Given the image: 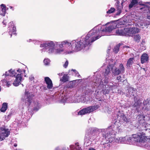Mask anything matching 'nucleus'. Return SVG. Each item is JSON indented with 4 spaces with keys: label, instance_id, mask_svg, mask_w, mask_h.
<instances>
[{
    "label": "nucleus",
    "instance_id": "nucleus-56",
    "mask_svg": "<svg viewBox=\"0 0 150 150\" xmlns=\"http://www.w3.org/2000/svg\"><path fill=\"white\" fill-rule=\"evenodd\" d=\"M129 142V141H127V142H129V143L130 144V142Z\"/></svg>",
    "mask_w": 150,
    "mask_h": 150
},
{
    "label": "nucleus",
    "instance_id": "nucleus-60",
    "mask_svg": "<svg viewBox=\"0 0 150 150\" xmlns=\"http://www.w3.org/2000/svg\"><path fill=\"white\" fill-rule=\"evenodd\" d=\"M96 96H97V95H96Z\"/></svg>",
    "mask_w": 150,
    "mask_h": 150
},
{
    "label": "nucleus",
    "instance_id": "nucleus-39",
    "mask_svg": "<svg viewBox=\"0 0 150 150\" xmlns=\"http://www.w3.org/2000/svg\"><path fill=\"white\" fill-rule=\"evenodd\" d=\"M147 13V18L148 19H150V9L149 10V12Z\"/></svg>",
    "mask_w": 150,
    "mask_h": 150
},
{
    "label": "nucleus",
    "instance_id": "nucleus-31",
    "mask_svg": "<svg viewBox=\"0 0 150 150\" xmlns=\"http://www.w3.org/2000/svg\"><path fill=\"white\" fill-rule=\"evenodd\" d=\"M120 45H117L113 49V51L115 53H117L119 51V47Z\"/></svg>",
    "mask_w": 150,
    "mask_h": 150
},
{
    "label": "nucleus",
    "instance_id": "nucleus-50",
    "mask_svg": "<svg viewBox=\"0 0 150 150\" xmlns=\"http://www.w3.org/2000/svg\"><path fill=\"white\" fill-rule=\"evenodd\" d=\"M62 73H59V74H58L59 76H62Z\"/></svg>",
    "mask_w": 150,
    "mask_h": 150
},
{
    "label": "nucleus",
    "instance_id": "nucleus-24",
    "mask_svg": "<svg viewBox=\"0 0 150 150\" xmlns=\"http://www.w3.org/2000/svg\"><path fill=\"white\" fill-rule=\"evenodd\" d=\"M120 74L123 73L125 71V68L123 65L122 64H120L118 68Z\"/></svg>",
    "mask_w": 150,
    "mask_h": 150
},
{
    "label": "nucleus",
    "instance_id": "nucleus-41",
    "mask_svg": "<svg viewBox=\"0 0 150 150\" xmlns=\"http://www.w3.org/2000/svg\"><path fill=\"white\" fill-rule=\"evenodd\" d=\"M55 150H67V149H66L65 148H63L62 149H60L59 147H57Z\"/></svg>",
    "mask_w": 150,
    "mask_h": 150
},
{
    "label": "nucleus",
    "instance_id": "nucleus-43",
    "mask_svg": "<svg viewBox=\"0 0 150 150\" xmlns=\"http://www.w3.org/2000/svg\"><path fill=\"white\" fill-rule=\"evenodd\" d=\"M29 79L30 80L32 81L34 79V77L32 76H31L29 77Z\"/></svg>",
    "mask_w": 150,
    "mask_h": 150
},
{
    "label": "nucleus",
    "instance_id": "nucleus-20",
    "mask_svg": "<svg viewBox=\"0 0 150 150\" xmlns=\"http://www.w3.org/2000/svg\"><path fill=\"white\" fill-rule=\"evenodd\" d=\"M134 61V58H130L127 60L126 66L127 67H130L133 64Z\"/></svg>",
    "mask_w": 150,
    "mask_h": 150
},
{
    "label": "nucleus",
    "instance_id": "nucleus-15",
    "mask_svg": "<svg viewBox=\"0 0 150 150\" xmlns=\"http://www.w3.org/2000/svg\"><path fill=\"white\" fill-rule=\"evenodd\" d=\"M125 28L120 27L116 31V35H120L125 36Z\"/></svg>",
    "mask_w": 150,
    "mask_h": 150
},
{
    "label": "nucleus",
    "instance_id": "nucleus-51",
    "mask_svg": "<svg viewBox=\"0 0 150 150\" xmlns=\"http://www.w3.org/2000/svg\"><path fill=\"white\" fill-rule=\"evenodd\" d=\"M17 144H14V146H15V147H16L17 146Z\"/></svg>",
    "mask_w": 150,
    "mask_h": 150
},
{
    "label": "nucleus",
    "instance_id": "nucleus-10",
    "mask_svg": "<svg viewBox=\"0 0 150 150\" xmlns=\"http://www.w3.org/2000/svg\"><path fill=\"white\" fill-rule=\"evenodd\" d=\"M8 31L11 35V37L12 34H16V28L13 22H11L8 23Z\"/></svg>",
    "mask_w": 150,
    "mask_h": 150
},
{
    "label": "nucleus",
    "instance_id": "nucleus-19",
    "mask_svg": "<svg viewBox=\"0 0 150 150\" xmlns=\"http://www.w3.org/2000/svg\"><path fill=\"white\" fill-rule=\"evenodd\" d=\"M143 105L144 106H142L141 108L148 110L150 109V104L148 100L143 101Z\"/></svg>",
    "mask_w": 150,
    "mask_h": 150
},
{
    "label": "nucleus",
    "instance_id": "nucleus-17",
    "mask_svg": "<svg viewBox=\"0 0 150 150\" xmlns=\"http://www.w3.org/2000/svg\"><path fill=\"white\" fill-rule=\"evenodd\" d=\"M142 101L140 99H139L137 100V102L135 101V103L134 104L133 106L134 108H135V109L137 111L139 110V108H141V107L142 106L141 105L142 104Z\"/></svg>",
    "mask_w": 150,
    "mask_h": 150
},
{
    "label": "nucleus",
    "instance_id": "nucleus-34",
    "mask_svg": "<svg viewBox=\"0 0 150 150\" xmlns=\"http://www.w3.org/2000/svg\"><path fill=\"white\" fill-rule=\"evenodd\" d=\"M68 98H67L66 97H64L62 99V101L63 103L65 102H69L68 100Z\"/></svg>",
    "mask_w": 150,
    "mask_h": 150
},
{
    "label": "nucleus",
    "instance_id": "nucleus-11",
    "mask_svg": "<svg viewBox=\"0 0 150 150\" xmlns=\"http://www.w3.org/2000/svg\"><path fill=\"white\" fill-rule=\"evenodd\" d=\"M97 134H96V132H93L91 134H90L89 136V135L88 134L86 133L85 135V137L86 139V140H89L90 139L91 140H100V137L97 136Z\"/></svg>",
    "mask_w": 150,
    "mask_h": 150
},
{
    "label": "nucleus",
    "instance_id": "nucleus-59",
    "mask_svg": "<svg viewBox=\"0 0 150 150\" xmlns=\"http://www.w3.org/2000/svg\"><path fill=\"white\" fill-rule=\"evenodd\" d=\"M148 120V119H146V121H147Z\"/></svg>",
    "mask_w": 150,
    "mask_h": 150
},
{
    "label": "nucleus",
    "instance_id": "nucleus-53",
    "mask_svg": "<svg viewBox=\"0 0 150 150\" xmlns=\"http://www.w3.org/2000/svg\"><path fill=\"white\" fill-rule=\"evenodd\" d=\"M146 3L149 4L150 5V2H146Z\"/></svg>",
    "mask_w": 150,
    "mask_h": 150
},
{
    "label": "nucleus",
    "instance_id": "nucleus-32",
    "mask_svg": "<svg viewBox=\"0 0 150 150\" xmlns=\"http://www.w3.org/2000/svg\"><path fill=\"white\" fill-rule=\"evenodd\" d=\"M117 12L116 13V15H119L121 12V7L120 6H118L117 8Z\"/></svg>",
    "mask_w": 150,
    "mask_h": 150
},
{
    "label": "nucleus",
    "instance_id": "nucleus-55",
    "mask_svg": "<svg viewBox=\"0 0 150 150\" xmlns=\"http://www.w3.org/2000/svg\"><path fill=\"white\" fill-rule=\"evenodd\" d=\"M11 115H8V117H10Z\"/></svg>",
    "mask_w": 150,
    "mask_h": 150
},
{
    "label": "nucleus",
    "instance_id": "nucleus-27",
    "mask_svg": "<svg viewBox=\"0 0 150 150\" xmlns=\"http://www.w3.org/2000/svg\"><path fill=\"white\" fill-rule=\"evenodd\" d=\"M140 38V36L139 34L135 35L134 37V40L137 42L139 41Z\"/></svg>",
    "mask_w": 150,
    "mask_h": 150
},
{
    "label": "nucleus",
    "instance_id": "nucleus-22",
    "mask_svg": "<svg viewBox=\"0 0 150 150\" xmlns=\"http://www.w3.org/2000/svg\"><path fill=\"white\" fill-rule=\"evenodd\" d=\"M146 142V141H130V144H132L133 145L141 147L142 142Z\"/></svg>",
    "mask_w": 150,
    "mask_h": 150
},
{
    "label": "nucleus",
    "instance_id": "nucleus-1",
    "mask_svg": "<svg viewBox=\"0 0 150 150\" xmlns=\"http://www.w3.org/2000/svg\"><path fill=\"white\" fill-rule=\"evenodd\" d=\"M105 27L103 25L101 27L98 25L91 30L87 35L81 40L70 41L64 40L61 42L51 41V54L67 55L80 51L86 46L91 45L94 41L104 35V33L110 32L116 28L119 27L118 24L115 23H108Z\"/></svg>",
    "mask_w": 150,
    "mask_h": 150
},
{
    "label": "nucleus",
    "instance_id": "nucleus-58",
    "mask_svg": "<svg viewBox=\"0 0 150 150\" xmlns=\"http://www.w3.org/2000/svg\"><path fill=\"white\" fill-rule=\"evenodd\" d=\"M109 142H110V143H111L112 142V141H111V142H110V141H109Z\"/></svg>",
    "mask_w": 150,
    "mask_h": 150
},
{
    "label": "nucleus",
    "instance_id": "nucleus-35",
    "mask_svg": "<svg viewBox=\"0 0 150 150\" xmlns=\"http://www.w3.org/2000/svg\"><path fill=\"white\" fill-rule=\"evenodd\" d=\"M29 42H30L31 41H33L34 43L35 44H38L39 43V42L37 41H36V40H32L31 39H29Z\"/></svg>",
    "mask_w": 150,
    "mask_h": 150
},
{
    "label": "nucleus",
    "instance_id": "nucleus-21",
    "mask_svg": "<svg viewBox=\"0 0 150 150\" xmlns=\"http://www.w3.org/2000/svg\"><path fill=\"white\" fill-rule=\"evenodd\" d=\"M7 104L6 103H3L2 105V107L0 109L1 112H5L7 109Z\"/></svg>",
    "mask_w": 150,
    "mask_h": 150
},
{
    "label": "nucleus",
    "instance_id": "nucleus-23",
    "mask_svg": "<svg viewBox=\"0 0 150 150\" xmlns=\"http://www.w3.org/2000/svg\"><path fill=\"white\" fill-rule=\"evenodd\" d=\"M69 76L67 74H64L62 78H60V80L64 82H65L68 81Z\"/></svg>",
    "mask_w": 150,
    "mask_h": 150
},
{
    "label": "nucleus",
    "instance_id": "nucleus-61",
    "mask_svg": "<svg viewBox=\"0 0 150 150\" xmlns=\"http://www.w3.org/2000/svg\"><path fill=\"white\" fill-rule=\"evenodd\" d=\"M149 119H150V118H149Z\"/></svg>",
    "mask_w": 150,
    "mask_h": 150
},
{
    "label": "nucleus",
    "instance_id": "nucleus-45",
    "mask_svg": "<svg viewBox=\"0 0 150 150\" xmlns=\"http://www.w3.org/2000/svg\"><path fill=\"white\" fill-rule=\"evenodd\" d=\"M109 92V91L108 90H107L105 92H103V93L105 94H108V93Z\"/></svg>",
    "mask_w": 150,
    "mask_h": 150
},
{
    "label": "nucleus",
    "instance_id": "nucleus-2",
    "mask_svg": "<svg viewBox=\"0 0 150 150\" xmlns=\"http://www.w3.org/2000/svg\"><path fill=\"white\" fill-rule=\"evenodd\" d=\"M23 75L24 77H26L25 71L24 69H19L16 71L15 70L11 69L8 71H6L5 73L3 74L2 76L5 78L9 76L12 77H15V79L13 84L14 86H17L21 84V82L23 80L22 78Z\"/></svg>",
    "mask_w": 150,
    "mask_h": 150
},
{
    "label": "nucleus",
    "instance_id": "nucleus-54",
    "mask_svg": "<svg viewBox=\"0 0 150 150\" xmlns=\"http://www.w3.org/2000/svg\"><path fill=\"white\" fill-rule=\"evenodd\" d=\"M1 86H0V91H1Z\"/></svg>",
    "mask_w": 150,
    "mask_h": 150
},
{
    "label": "nucleus",
    "instance_id": "nucleus-28",
    "mask_svg": "<svg viewBox=\"0 0 150 150\" xmlns=\"http://www.w3.org/2000/svg\"><path fill=\"white\" fill-rule=\"evenodd\" d=\"M148 142L149 141H146V142H142L141 147H147L149 146V143H148Z\"/></svg>",
    "mask_w": 150,
    "mask_h": 150
},
{
    "label": "nucleus",
    "instance_id": "nucleus-4",
    "mask_svg": "<svg viewBox=\"0 0 150 150\" xmlns=\"http://www.w3.org/2000/svg\"><path fill=\"white\" fill-rule=\"evenodd\" d=\"M102 133L100 134L103 135L101 138L102 140H106V141L115 140V138H114L113 135L117 133V130L115 131L114 129H112V127L111 126L106 129H103L101 130Z\"/></svg>",
    "mask_w": 150,
    "mask_h": 150
},
{
    "label": "nucleus",
    "instance_id": "nucleus-16",
    "mask_svg": "<svg viewBox=\"0 0 150 150\" xmlns=\"http://www.w3.org/2000/svg\"><path fill=\"white\" fill-rule=\"evenodd\" d=\"M149 59V57L148 54L145 53H144L141 56V63L142 64L147 62Z\"/></svg>",
    "mask_w": 150,
    "mask_h": 150
},
{
    "label": "nucleus",
    "instance_id": "nucleus-33",
    "mask_svg": "<svg viewBox=\"0 0 150 150\" xmlns=\"http://www.w3.org/2000/svg\"><path fill=\"white\" fill-rule=\"evenodd\" d=\"M115 10V8H111L108 11H107V13H113Z\"/></svg>",
    "mask_w": 150,
    "mask_h": 150
},
{
    "label": "nucleus",
    "instance_id": "nucleus-57",
    "mask_svg": "<svg viewBox=\"0 0 150 150\" xmlns=\"http://www.w3.org/2000/svg\"><path fill=\"white\" fill-rule=\"evenodd\" d=\"M22 86H23V84H22Z\"/></svg>",
    "mask_w": 150,
    "mask_h": 150
},
{
    "label": "nucleus",
    "instance_id": "nucleus-52",
    "mask_svg": "<svg viewBox=\"0 0 150 150\" xmlns=\"http://www.w3.org/2000/svg\"><path fill=\"white\" fill-rule=\"evenodd\" d=\"M37 105H38V106H40V104H39L38 103H37Z\"/></svg>",
    "mask_w": 150,
    "mask_h": 150
},
{
    "label": "nucleus",
    "instance_id": "nucleus-12",
    "mask_svg": "<svg viewBox=\"0 0 150 150\" xmlns=\"http://www.w3.org/2000/svg\"><path fill=\"white\" fill-rule=\"evenodd\" d=\"M7 76H6L5 78V77H3L2 76V78L3 79H2L1 82L2 83V85L3 86H6L9 87L11 85V82L10 81H7L6 78Z\"/></svg>",
    "mask_w": 150,
    "mask_h": 150
},
{
    "label": "nucleus",
    "instance_id": "nucleus-9",
    "mask_svg": "<svg viewBox=\"0 0 150 150\" xmlns=\"http://www.w3.org/2000/svg\"><path fill=\"white\" fill-rule=\"evenodd\" d=\"M33 96L32 94H30L28 91H25L24 94L22 97V99L29 105L31 102L32 97Z\"/></svg>",
    "mask_w": 150,
    "mask_h": 150
},
{
    "label": "nucleus",
    "instance_id": "nucleus-8",
    "mask_svg": "<svg viewBox=\"0 0 150 150\" xmlns=\"http://www.w3.org/2000/svg\"><path fill=\"white\" fill-rule=\"evenodd\" d=\"M0 140L2 141L10 134V130L9 129L4 127L0 128Z\"/></svg>",
    "mask_w": 150,
    "mask_h": 150
},
{
    "label": "nucleus",
    "instance_id": "nucleus-48",
    "mask_svg": "<svg viewBox=\"0 0 150 150\" xmlns=\"http://www.w3.org/2000/svg\"><path fill=\"white\" fill-rule=\"evenodd\" d=\"M125 2V1L124 0H122V2L121 3V5H122V4Z\"/></svg>",
    "mask_w": 150,
    "mask_h": 150
},
{
    "label": "nucleus",
    "instance_id": "nucleus-5",
    "mask_svg": "<svg viewBox=\"0 0 150 150\" xmlns=\"http://www.w3.org/2000/svg\"><path fill=\"white\" fill-rule=\"evenodd\" d=\"M140 135L137 134H133L131 137L126 136L125 137H121L119 138L120 141H146L148 139L147 137L144 132L140 134Z\"/></svg>",
    "mask_w": 150,
    "mask_h": 150
},
{
    "label": "nucleus",
    "instance_id": "nucleus-38",
    "mask_svg": "<svg viewBox=\"0 0 150 150\" xmlns=\"http://www.w3.org/2000/svg\"><path fill=\"white\" fill-rule=\"evenodd\" d=\"M121 118H122V120L123 121H126L127 119L125 115H124L123 116L122 115V117H121Z\"/></svg>",
    "mask_w": 150,
    "mask_h": 150
},
{
    "label": "nucleus",
    "instance_id": "nucleus-25",
    "mask_svg": "<svg viewBox=\"0 0 150 150\" xmlns=\"http://www.w3.org/2000/svg\"><path fill=\"white\" fill-rule=\"evenodd\" d=\"M78 142L76 143L74 148L73 149H71L70 150H82Z\"/></svg>",
    "mask_w": 150,
    "mask_h": 150
},
{
    "label": "nucleus",
    "instance_id": "nucleus-29",
    "mask_svg": "<svg viewBox=\"0 0 150 150\" xmlns=\"http://www.w3.org/2000/svg\"><path fill=\"white\" fill-rule=\"evenodd\" d=\"M71 71L73 72L72 74L73 75L77 76L79 77L80 76L79 73L75 70L72 69L71 70Z\"/></svg>",
    "mask_w": 150,
    "mask_h": 150
},
{
    "label": "nucleus",
    "instance_id": "nucleus-14",
    "mask_svg": "<svg viewBox=\"0 0 150 150\" xmlns=\"http://www.w3.org/2000/svg\"><path fill=\"white\" fill-rule=\"evenodd\" d=\"M1 8L0 9V18L1 16H4L6 13V6L4 4H2L1 6Z\"/></svg>",
    "mask_w": 150,
    "mask_h": 150
},
{
    "label": "nucleus",
    "instance_id": "nucleus-30",
    "mask_svg": "<svg viewBox=\"0 0 150 150\" xmlns=\"http://www.w3.org/2000/svg\"><path fill=\"white\" fill-rule=\"evenodd\" d=\"M50 62V60L48 59H45L43 61V62L45 65H49Z\"/></svg>",
    "mask_w": 150,
    "mask_h": 150
},
{
    "label": "nucleus",
    "instance_id": "nucleus-26",
    "mask_svg": "<svg viewBox=\"0 0 150 150\" xmlns=\"http://www.w3.org/2000/svg\"><path fill=\"white\" fill-rule=\"evenodd\" d=\"M145 116L144 115H138V118L139 121L140 122L142 120H145Z\"/></svg>",
    "mask_w": 150,
    "mask_h": 150
},
{
    "label": "nucleus",
    "instance_id": "nucleus-6",
    "mask_svg": "<svg viewBox=\"0 0 150 150\" xmlns=\"http://www.w3.org/2000/svg\"><path fill=\"white\" fill-rule=\"evenodd\" d=\"M98 108V107L97 105L90 106L81 110L78 112V114L79 115H82L90 113L97 109Z\"/></svg>",
    "mask_w": 150,
    "mask_h": 150
},
{
    "label": "nucleus",
    "instance_id": "nucleus-36",
    "mask_svg": "<svg viewBox=\"0 0 150 150\" xmlns=\"http://www.w3.org/2000/svg\"><path fill=\"white\" fill-rule=\"evenodd\" d=\"M68 61L67 60H66L64 64L63 65L64 67L65 68H66L68 65Z\"/></svg>",
    "mask_w": 150,
    "mask_h": 150
},
{
    "label": "nucleus",
    "instance_id": "nucleus-18",
    "mask_svg": "<svg viewBox=\"0 0 150 150\" xmlns=\"http://www.w3.org/2000/svg\"><path fill=\"white\" fill-rule=\"evenodd\" d=\"M135 92V91L134 90L133 88L129 87L128 88L127 94L128 96H129L130 97H132V96H134Z\"/></svg>",
    "mask_w": 150,
    "mask_h": 150
},
{
    "label": "nucleus",
    "instance_id": "nucleus-37",
    "mask_svg": "<svg viewBox=\"0 0 150 150\" xmlns=\"http://www.w3.org/2000/svg\"><path fill=\"white\" fill-rule=\"evenodd\" d=\"M7 18V17L6 16L5 17V19ZM2 23L4 25V26H5L6 25V23H7L6 21V19L5 20H4L2 22Z\"/></svg>",
    "mask_w": 150,
    "mask_h": 150
},
{
    "label": "nucleus",
    "instance_id": "nucleus-3",
    "mask_svg": "<svg viewBox=\"0 0 150 150\" xmlns=\"http://www.w3.org/2000/svg\"><path fill=\"white\" fill-rule=\"evenodd\" d=\"M111 67L112 73L115 76L120 74L119 69L115 65H108L104 74L105 76V79L102 81L100 79H96V82L95 83V85L98 87V89H101L105 88V86H106L105 85L108 82L109 80L108 77L106 76L110 73Z\"/></svg>",
    "mask_w": 150,
    "mask_h": 150
},
{
    "label": "nucleus",
    "instance_id": "nucleus-44",
    "mask_svg": "<svg viewBox=\"0 0 150 150\" xmlns=\"http://www.w3.org/2000/svg\"><path fill=\"white\" fill-rule=\"evenodd\" d=\"M121 76H118L117 77V80L119 81H121Z\"/></svg>",
    "mask_w": 150,
    "mask_h": 150
},
{
    "label": "nucleus",
    "instance_id": "nucleus-42",
    "mask_svg": "<svg viewBox=\"0 0 150 150\" xmlns=\"http://www.w3.org/2000/svg\"><path fill=\"white\" fill-rule=\"evenodd\" d=\"M115 1H116V6H117L119 5V3H120L119 1H118V0H115Z\"/></svg>",
    "mask_w": 150,
    "mask_h": 150
},
{
    "label": "nucleus",
    "instance_id": "nucleus-47",
    "mask_svg": "<svg viewBox=\"0 0 150 150\" xmlns=\"http://www.w3.org/2000/svg\"><path fill=\"white\" fill-rule=\"evenodd\" d=\"M9 8L10 9H12V10L13 11L14 10V9L13 8V7L12 6H10L9 7Z\"/></svg>",
    "mask_w": 150,
    "mask_h": 150
},
{
    "label": "nucleus",
    "instance_id": "nucleus-49",
    "mask_svg": "<svg viewBox=\"0 0 150 150\" xmlns=\"http://www.w3.org/2000/svg\"><path fill=\"white\" fill-rule=\"evenodd\" d=\"M88 150H96L95 149L93 148H90L88 149Z\"/></svg>",
    "mask_w": 150,
    "mask_h": 150
},
{
    "label": "nucleus",
    "instance_id": "nucleus-40",
    "mask_svg": "<svg viewBox=\"0 0 150 150\" xmlns=\"http://www.w3.org/2000/svg\"><path fill=\"white\" fill-rule=\"evenodd\" d=\"M134 5H135L134 4H133L132 2H131V3L129 5V8H131Z\"/></svg>",
    "mask_w": 150,
    "mask_h": 150
},
{
    "label": "nucleus",
    "instance_id": "nucleus-13",
    "mask_svg": "<svg viewBox=\"0 0 150 150\" xmlns=\"http://www.w3.org/2000/svg\"><path fill=\"white\" fill-rule=\"evenodd\" d=\"M45 81L47 85V88L49 89L52 88L53 84L52 80L48 77L45 78Z\"/></svg>",
    "mask_w": 150,
    "mask_h": 150
},
{
    "label": "nucleus",
    "instance_id": "nucleus-46",
    "mask_svg": "<svg viewBox=\"0 0 150 150\" xmlns=\"http://www.w3.org/2000/svg\"><path fill=\"white\" fill-rule=\"evenodd\" d=\"M103 144V145H107L106 146L105 145V147H106V146H108V142L105 143H103V144Z\"/></svg>",
    "mask_w": 150,
    "mask_h": 150
},
{
    "label": "nucleus",
    "instance_id": "nucleus-7",
    "mask_svg": "<svg viewBox=\"0 0 150 150\" xmlns=\"http://www.w3.org/2000/svg\"><path fill=\"white\" fill-rule=\"evenodd\" d=\"M125 31V36H132L140 32V30L137 28H126Z\"/></svg>",
    "mask_w": 150,
    "mask_h": 150
}]
</instances>
